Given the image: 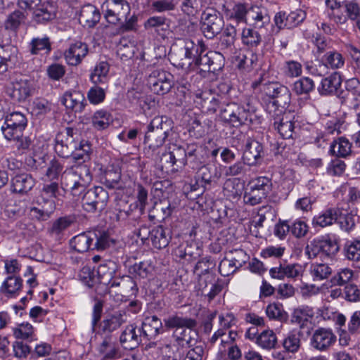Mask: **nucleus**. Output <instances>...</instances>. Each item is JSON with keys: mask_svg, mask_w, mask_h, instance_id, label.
<instances>
[{"mask_svg": "<svg viewBox=\"0 0 360 360\" xmlns=\"http://www.w3.org/2000/svg\"><path fill=\"white\" fill-rule=\"evenodd\" d=\"M219 117L225 124L236 128L248 124L261 123V116L256 108L249 104L245 106L235 102L221 105Z\"/></svg>", "mask_w": 360, "mask_h": 360, "instance_id": "f257e3e1", "label": "nucleus"}, {"mask_svg": "<svg viewBox=\"0 0 360 360\" xmlns=\"http://www.w3.org/2000/svg\"><path fill=\"white\" fill-rule=\"evenodd\" d=\"M262 90L271 100L266 103V111L271 116L282 115L288 108L291 93L288 88L277 82L264 84Z\"/></svg>", "mask_w": 360, "mask_h": 360, "instance_id": "f03ea898", "label": "nucleus"}, {"mask_svg": "<svg viewBox=\"0 0 360 360\" xmlns=\"http://www.w3.org/2000/svg\"><path fill=\"white\" fill-rule=\"evenodd\" d=\"M63 184L73 196L82 193L92 181L90 169L85 165H79L66 169L63 173Z\"/></svg>", "mask_w": 360, "mask_h": 360, "instance_id": "7ed1b4c3", "label": "nucleus"}, {"mask_svg": "<svg viewBox=\"0 0 360 360\" xmlns=\"http://www.w3.org/2000/svg\"><path fill=\"white\" fill-rule=\"evenodd\" d=\"M59 193V185L56 181L45 183L41 190V194L37 199L39 205L44 204L41 208L32 207L31 212L36 214L35 217L39 219H45L49 217L55 209L53 198H57Z\"/></svg>", "mask_w": 360, "mask_h": 360, "instance_id": "20e7f679", "label": "nucleus"}, {"mask_svg": "<svg viewBox=\"0 0 360 360\" xmlns=\"http://www.w3.org/2000/svg\"><path fill=\"white\" fill-rule=\"evenodd\" d=\"M248 187L243 195V201L246 205L255 206L266 198L271 191L272 182L266 176H259L252 179Z\"/></svg>", "mask_w": 360, "mask_h": 360, "instance_id": "39448f33", "label": "nucleus"}, {"mask_svg": "<svg viewBox=\"0 0 360 360\" xmlns=\"http://www.w3.org/2000/svg\"><path fill=\"white\" fill-rule=\"evenodd\" d=\"M79 145V135L77 130L67 127L64 131L56 135L55 151L61 158H70Z\"/></svg>", "mask_w": 360, "mask_h": 360, "instance_id": "423d86ee", "label": "nucleus"}, {"mask_svg": "<svg viewBox=\"0 0 360 360\" xmlns=\"http://www.w3.org/2000/svg\"><path fill=\"white\" fill-rule=\"evenodd\" d=\"M102 9L105 20L113 25L126 21L130 13V6L127 0H106Z\"/></svg>", "mask_w": 360, "mask_h": 360, "instance_id": "0eeeda50", "label": "nucleus"}, {"mask_svg": "<svg viewBox=\"0 0 360 360\" xmlns=\"http://www.w3.org/2000/svg\"><path fill=\"white\" fill-rule=\"evenodd\" d=\"M27 124V120L24 114L13 112L6 115L1 131L6 140L17 139L23 134Z\"/></svg>", "mask_w": 360, "mask_h": 360, "instance_id": "6e6552de", "label": "nucleus"}, {"mask_svg": "<svg viewBox=\"0 0 360 360\" xmlns=\"http://www.w3.org/2000/svg\"><path fill=\"white\" fill-rule=\"evenodd\" d=\"M147 85L153 93L165 95L173 86V76L162 69L152 70L147 76Z\"/></svg>", "mask_w": 360, "mask_h": 360, "instance_id": "1a4fd4ad", "label": "nucleus"}, {"mask_svg": "<svg viewBox=\"0 0 360 360\" xmlns=\"http://www.w3.org/2000/svg\"><path fill=\"white\" fill-rule=\"evenodd\" d=\"M224 27V21L220 13L214 9H207L201 15L200 28L204 36L213 39Z\"/></svg>", "mask_w": 360, "mask_h": 360, "instance_id": "9d476101", "label": "nucleus"}, {"mask_svg": "<svg viewBox=\"0 0 360 360\" xmlns=\"http://www.w3.org/2000/svg\"><path fill=\"white\" fill-rule=\"evenodd\" d=\"M108 198V193L103 187L94 186L84 194L82 207L88 212L101 211L106 206Z\"/></svg>", "mask_w": 360, "mask_h": 360, "instance_id": "9b49d317", "label": "nucleus"}, {"mask_svg": "<svg viewBox=\"0 0 360 360\" xmlns=\"http://www.w3.org/2000/svg\"><path fill=\"white\" fill-rule=\"evenodd\" d=\"M338 6L331 10L330 18L337 24H345L348 19L356 20L360 16V5L355 0L346 1L342 5L338 1Z\"/></svg>", "mask_w": 360, "mask_h": 360, "instance_id": "f8f14e48", "label": "nucleus"}, {"mask_svg": "<svg viewBox=\"0 0 360 360\" xmlns=\"http://www.w3.org/2000/svg\"><path fill=\"white\" fill-rule=\"evenodd\" d=\"M339 250V246L335 240L330 238H322L314 239L305 249L306 254L309 258H314L319 255L332 257Z\"/></svg>", "mask_w": 360, "mask_h": 360, "instance_id": "ddd939ff", "label": "nucleus"}, {"mask_svg": "<svg viewBox=\"0 0 360 360\" xmlns=\"http://www.w3.org/2000/svg\"><path fill=\"white\" fill-rule=\"evenodd\" d=\"M336 340L337 337L331 328L320 327L313 332L309 345L316 351L326 352L335 345Z\"/></svg>", "mask_w": 360, "mask_h": 360, "instance_id": "4468645a", "label": "nucleus"}, {"mask_svg": "<svg viewBox=\"0 0 360 360\" xmlns=\"http://www.w3.org/2000/svg\"><path fill=\"white\" fill-rule=\"evenodd\" d=\"M342 103L348 105L356 111L360 110V81L356 78L347 79L345 89L338 94Z\"/></svg>", "mask_w": 360, "mask_h": 360, "instance_id": "2eb2a0df", "label": "nucleus"}, {"mask_svg": "<svg viewBox=\"0 0 360 360\" xmlns=\"http://www.w3.org/2000/svg\"><path fill=\"white\" fill-rule=\"evenodd\" d=\"M225 58L224 54L217 51H209L203 54L201 51L195 60V65L200 71L215 73L224 66Z\"/></svg>", "mask_w": 360, "mask_h": 360, "instance_id": "dca6fc26", "label": "nucleus"}, {"mask_svg": "<svg viewBox=\"0 0 360 360\" xmlns=\"http://www.w3.org/2000/svg\"><path fill=\"white\" fill-rule=\"evenodd\" d=\"M116 220L127 226H135L144 214L139 210L137 205H128L125 201H121L115 207Z\"/></svg>", "mask_w": 360, "mask_h": 360, "instance_id": "f3484780", "label": "nucleus"}, {"mask_svg": "<svg viewBox=\"0 0 360 360\" xmlns=\"http://www.w3.org/2000/svg\"><path fill=\"white\" fill-rule=\"evenodd\" d=\"M115 274V265L112 262L98 266L96 274V292L98 295H104L109 292V283L114 278Z\"/></svg>", "mask_w": 360, "mask_h": 360, "instance_id": "a211bd4d", "label": "nucleus"}, {"mask_svg": "<svg viewBox=\"0 0 360 360\" xmlns=\"http://www.w3.org/2000/svg\"><path fill=\"white\" fill-rule=\"evenodd\" d=\"M195 103L204 112L214 113L220 104V96L212 90H205L195 94Z\"/></svg>", "mask_w": 360, "mask_h": 360, "instance_id": "6ab92c4d", "label": "nucleus"}, {"mask_svg": "<svg viewBox=\"0 0 360 360\" xmlns=\"http://www.w3.org/2000/svg\"><path fill=\"white\" fill-rule=\"evenodd\" d=\"M143 337L141 328L135 324H129L121 333L120 342L122 346L127 349H134L141 343Z\"/></svg>", "mask_w": 360, "mask_h": 360, "instance_id": "aec40b11", "label": "nucleus"}, {"mask_svg": "<svg viewBox=\"0 0 360 360\" xmlns=\"http://www.w3.org/2000/svg\"><path fill=\"white\" fill-rule=\"evenodd\" d=\"M263 146L259 141L248 138L245 145L242 159L248 166H255L262 160Z\"/></svg>", "mask_w": 360, "mask_h": 360, "instance_id": "412c9836", "label": "nucleus"}, {"mask_svg": "<svg viewBox=\"0 0 360 360\" xmlns=\"http://www.w3.org/2000/svg\"><path fill=\"white\" fill-rule=\"evenodd\" d=\"M88 52V45L84 42L77 41L70 45L69 48L65 51L64 56L68 64L76 66L82 63Z\"/></svg>", "mask_w": 360, "mask_h": 360, "instance_id": "4be33fe9", "label": "nucleus"}, {"mask_svg": "<svg viewBox=\"0 0 360 360\" xmlns=\"http://www.w3.org/2000/svg\"><path fill=\"white\" fill-rule=\"evenodd\" d=\"M140 328L143 339L147 340H153L164 332L162 322L156 316H146Z\"/></svg>", "mask_w": 360, "mask_h": 360, "instance_id": "5701e85b", "label": "nucleus"}, {"mask_svg": "<svg viewBox=\"0 0 360 360\" xmlns=\"http://www.w3.org/2000/svg\"><path fill=\"white\" fill-rule=\"evenodd\" d=\"M303 268L299 264H283L278 267H273L269 270V274L273 278L283 280L288 278H296L302 276Z\"/></svg>", "mask_w": 360, "mask_h": 360, "instance_id": "b1692460", "label": "nucleus"}, {"mask_svg": "<svg viewBox=\"0 0 360 360\" xmlns=\"http://www.w3.org/2000/svg\"><path fill=\"white\" fill-rule=\"evenodd\" d=\"M237 31L234 25H227L219 37L217 47L226 55H231L236 49Z\"/></svg>", "mask_w": 360, "mask_h": 360, "instance_id": "393cba45", "label": "nucleus"}, {"mask_svg": "<svg viewBox=\"0 0 360 360\" xmlns=\"http://www.w3.org/2000/svg\"><path fill=\"white\" fill-rule=\"evenodd\" d=\"M34 90L32 81L27 79H20L12 84L10 96L15 101L22 102L28 98Z\"/></svg>", "mask_w": 360, "mask_h": 360, "instance_id": "a878e982", "label": "nucleus"}, {"mask_svg": "<svg viewBox=\"0 0 360 360\" xmlns=\"http://www.w3.org/2000/svg\"><path fill=\"white\" fill-rule=\"evenodd\" d=\"M95 239H96V235L94 232H84L74 236L70 240V246L75 252L84 253L92 250Z\"/></svg>", "mask_w": 360, "mask_h": 360, "instance_id": "bb28decb", "label": "nucleus"}, {"mask_svg": "<svg viewBox=\"0 0 360 360\" xmlns=\"http://www.w3.org/2000/svg\"><path fill=\"white\" fill-rule=\"evenodd\" d=\"M340 214L338 207H329L316 214L311 221L314 227L325 228L335 224Z\"/></svg>", "mask_w": 360, "mask_h": 360, "instance_id": "cd10ccee", "label": "nucleus"}, {"mask_svg": "<svg viewBox=\"0 0 360 360\" xmlns=\"http://www.w3.org/2000/svg\"><path fill=\"white\" fill-rule=\"evenodd\" d=\"M35 184L36 181L31 174H18L11 179V190L14 193L26 194L33 188Z\"/></svg>", "mask_w": 360, "mask_h": 360, "instance_id": "c85d7f7f", "label": "nucleus"}, {"mask_svg": "<svg viewBox=\"0 0 360 360\" xmlns=\"http://www.w3.org/2000/svg\"><path fill=\"white\" fill-rule=\"evenodd\" d=\"M100 19V11L94 5L86 4L82 7L79 21L83 27L92 28L99 22Z\"/></svg>", "mask_w": 360, "mask_h": 360, "instance_id": "c756f323", "label": "nucleus"}, {"mask_svg": "<svg viewBox=\"0 0 360 360\" xmlns=\"http://www.w3.org/2000/svg\"><path fill=\"white\" fill-rule=\"evenodd\" d=\"M62 103L75 112H81L85 106V97L81 91H68L63 94Z\"/></svg>", "mask_w": 360, "mask_h": 360, "instance_id": "7c9ffc66", "label": "nucleus"}, {"mask_svg": "<svg viewBox=\"0 0 360 360\" xmlns=\"http://www.w3.org/2000/svg\"><path fill=\"white\" fill-rule=\"evenodd\" d=\"M109 70L110 65L107 62H99L90 75L91 82L96 85L108 86L110 80Z\"/></svg>", "mask_w": 360, "mask_h": 360, "instance_id": "2f4dec72", "label": "nucleus"}, {"mask_svg": "<svg viewBox=\"0 0 360 360\" xmlns=\"http://www.w3.org/2000/svg\"><path fill=\"white\" fill-rule=\"evenodd\" d=\"M171 239L170 231L162 226H158L152 229L150 239L152 245L157 249L166 248Z\"/></svg>", "mask_w": 360, "mask_h": 360, "instance_id": "473e14b6", "label": "nucleus"}, {"mask_svg": "<svg viewBox=\"0 0 360 360\" xmlns=\"http://www.w3.org/2000/svg\"><path fill=\"white\" fill-rule=\"evenodd\" d=\"M341 77L338 72H334L327 77L322 79L318 91L321 95H330L334 93L338 94L339 87L341 85Z\"/></svg>", "mask_w": 360, "mask_h": 360, "instance_id": "72a5a7b5", "label": "nucleus"}, {"mask_svg": "<svg viewBox=\"0 0 360 360\" xmlns=\"http://www.w3.org/2000/svg\"><path fill=\"white\" fill-rule=\"evenodd\" d=\"M33 9V18L38 23L49 22L56 17V8L49 3H40Z\"/></svg>", "mask_w": 360, "mask_h": 360, "instance_id": "f704fd0d", "label": "nucleus"}, {"mask_svg": "<svg viewBox=\"0 0 360 360\" xmlns=\"http://www.w3.org/2000/svg\"><path fill=\"white\" fill-rule=\"evenodd\" d=\"M32 55H49L52 50L50 38L47 36L43 37H34L28 45Z\"/></svg>", "mask_w": 360, "mask_h": 360, "instance_id": "c9c22d12", "label": "nucleus"}, {"mask_svg": "<svg viewBox=\"0 0 360 360\" xmlns=\"http://www.w3.org/2000/svg\"><path fill=\"white\" fill-rule=\"evenodd\" d=\"M249 5L248 4L238 3L231 8L225 10V15L229 20L236 21V23H247Z\"/></svg>", "mask_w": 360, "mask_h": 360, "instance_id": "e433bc0d", "label": "nucleus"}, {"mask_svg": "<svg viewBox=\"0 0 360 360\" xmlns=\"http://www.w3.org/2000/svg\"><path fill=\"white\" fill-rule=\"evenodd\" d=\"M281 115L271 116L274 117V127L277 130L281 136L284 139L292 138L294 132V123L287 117H280Z\"/></svg>", "mask_w": 360, "mask_h": 360, "instance_id": "4c0bfd02", "label": "nucleus"}, {"mask_svg": "<svg viewBox=\"0 0 360 360\" xmlns=\"http://www.w3.org/2000/svg\"><path fill=\"white\" fill-rule=\"evenodd\" d=\"M323 63H319L320 68H330L333 70L342 68L345 65V58L337 51H330L325 53L322 58Z\"/></svg>", "mask_w": 360, "mask_h": 360, "instance_id": "58836bf2", "label": "nucleus"}, {"mask_svg": "<svg viewBox=\"0 0 360 360\" xmlns=\"http://www.w3.org/2000/svg\"><path fill=\"white\" fill-rule=\"evenodd\" d=\"M312 308L307 306H302L295 309L291 314L290 321L299 325L301 328H304L310 319L313 317Z\"/></svg>", "mask_w": 360, "mask_h": 360, "instance_id": "ea45409f", "label": "nucleus"}, {"mask_svg": "<svg viewBox=\"0 0 360 360\" xmlns=\"http://www.w3.org/2000/svg\"><path fill=\"white\" fill-rule=\"evenodd\" d=\"M146 30L154 29L160 35H165L169 30V20L163 15L150 17L145 22Z\"/></svg>", "mask_w": 360, "mask_h": 360, "instance_id": "a19ab883", "label": "nucleus"}, {"mask_svg": "<svg viewBox=\"0 0 360 360\" xmlns=\"http://www.w3.org/2000/svg\"><path fill=\"white\" fill-rule=\"evenodd\" d=\"M164 324L165 327L169 330L175 328H195L197 326V321L191 318L171 315L164 319Z\"/></svg>", "mask_w": 360, "mask_h": 360, "instance_id": "79ce46f5", "label": "nucleus"}, {"mask_svg": "<svg viewBox=\"0 0 360 360\" xmlns=\"http://www.w3.org/2000/svg\"><path fill=\"white\" fill-rule=\"evenodd\" d=\"M169 134V133H165L159 129L148 128L145 134L144 143L148 144L150 148H158L163 145Z\"/></svg>", "mask_w": 360, "mask_h": 360, "instance_id": "37998d69", "label": "nucleus"}, {"mask_svg": "<svg viewBox=\"0 0 360 360\" xmlns=\"http://www.w3.org/2000/svg\"><path fill=\"white\" fill-rule=\"evenodd\" d=\"M77 217L75 214L66 215L56 219L51 227L50 232L56 236L62 234L65 230L75 224Z\"/></svg>", "mask_w": 360, "mask_h": 360, "instance_id": "c03bdc74", "label": "nucleus"}, {"mask_svg": "<svg viewBox=\"0 0 360 360\" xmlns=\"http://www.w3.org/2000/svg\"><path fill=\"white\" fill-rule=\"evenodd\" d=\"M245 261L224 257L219 263V271L222 276H229L243 266Z\"/></svg>", "mask_w": 360, "mask_h": 360, "instance_id": "a18cd8bd", "label": "nucleus"}, {"mask_svg": "<svg viewBox=\"0 0 360 360\" xmlns=\"http://www.w3.org/2000/svg\"><path fill=\"white\" fill-rule=\"evenodd\" d=\"M163 360H181L184 353L179 344H164L159 347Z\"/></svg>", "mask_w": 360, "mask_h": 360, "instance_id": "49530a36", "label": "nucleus"}, {"mask_svg": "<svg viewBox=\"0 0 360 360\" xmlns=\"http://www.w3.org/2000/svg\"><path fill=\"white\" fill-rule=\"evenodd\" d=\"M112 122V115L103 109L96 111L91 117L92 126L97 130L107 129Z\"/></svg>", "mask_w": 360, "mask_h": 360, "instance_id": "de8ad7c7", "label": "nucleus"}, {"mask_svg": "<svg viewBox=\"0 0 360 360\" xmlns=\"http://www.w3.org/2000/svg\"><path fill=\"white\" fill-rule=\"evenodd\" d=\"M124 323H125V320L123 315L120 312H115L101 322V330L103 333H111L119 328Z\"/></svg>", "mask_w": 360, "mask_h": 360, "instance_id": "09e8293b", "label": "nucleus"}, {"mask_svg": "<svg viewBox=\"0 0 360 360\" xmlns=\"http://www.w3.org/2000/svg\"><path fill=\"white\" fill-rule=\"evenodd\" d=\"M351 148L350 142L347 139L340 137L331 143L330 151L336 157L345 158L351 153Z\"/></svg>", "mask_w": 360, "mask_h": 360, "instance_id": "8fccbe9b", "label": "nucleus"}, {"mask_svg": "<svg viewBox=\"0 0 360 360\" xmlns=\"http://www.w3.org/2000/svg\"><path fill=\"white\" fill-rule=\"evenodd\" d=\"M300 331L292 330L290 332L283 341V346L285 350L290 353H296L301 347Z\"/></svg>", "mask_w": 360, "mask_h": 360, "instance_id": "3c124183", "label": "nucleus"}, {"mask_svg": "<svg viewBox=\"0 0 360 360\" xmlns=\"http://www.w3.org/2000/svg\"><path fill=\"white\" fill-rule=\"evenodd\" d=\"M248 16L253 20L255 25L259 27H263L270 21V17L266 10L258 6H249Z\"/></svg>", "mask_w": 360, "mask_h": 360, "instance_id": "603ef678", "label": "nucleus"}, {"mask_svg": "<svg viewBox=\"0 0 360 360\" xmlns=\"http://www.w3.org/2000/svg\"><path fill=\"white\" fill-rule=\"evenodd\" d=\"M195 328H185L183 329L179 335H176L174 343L179 344L182 349H184L185 345L188 347L193 345L198 337V333Z\"/></svg>", "mask_w": 360, "mask_h": 360, "instance_id": "864d4df0", "label": "nucleus"}, {"mask_svg": "<svg viewBox=\"0 0 360 360\" xmlns=\"http://www.w3.org/2000/svg\"><path fill=\"white\" fill-rule=\"evenodd\" d=\"M26 16L20 11H14L9 14L4 22L6 30L16 32L25 22Z\"/></svg>", "mask_w": 360, "mask_h": 360, "instance_id": "5fc2aeb1", "label": "nucleus"}, {"mask_svg": "<svg viewBox=\"0 0 360 360\" xmlns=\"http://www.w3.org/2000/svg\"><path fill=\"white\" fill-rule=\"evenodd\" d=\"M257 344L266 349L275 348L277 337L272 330H264L257 338Z\"/></svg>", "mask_w": 360, "mask_h": 360, "instance_id": "6e6d98bb", "label": "nucleus"}, {"mask_svg": "<svg viewBox=\"0 0 360 360\" xmlns=\"http://www.w3.org/2000/svg\"><path fill=\"white\" fill-rule=\"evenodd\" d=\"M121 286L124 292H129L131 294L137 291V286L135 281L130 276H124L122 278H113L109 283V289L112 287Z\"/></svg>", "mask_w": 360, "mask_h": 360, "instance_id": "4d7b16f0", "label": "nucleus"}, {"mask_svg": "<svg viewBox=\"0 0 360 360\" xmlns=\"http://www.w3.org/2000/svg\"><path fill=\"white\" fill-rule=\"evenodd\" d=\"M354 277V271L349 268L340 269L330 278L331 286H343L349 284Z\"/></svg>", "mask_w": 360, "mask_h": 360, "instance_id": "13d9d810", "label": "nucleus"}, {"mask_svg": "<svg viewBox=\"0 0 360 360\" xmlns=\"http://www.w3.org/2000/svg\"><path fill=\"white\" fill-rule=\"evenodd\" d=\"M266 316L273 320L285 322L288 320V316L280 303H271L266 308Z\"/></svg>", "mask_w": 360, "mask_h": 360, "instance_id": "bf43d9fd", "label": "nucleus"}, {"mask_svg": "<svg viewBox=\"0 0 360 360\" xmlns=\"http://www.w3.org/2000/svg\"><path fill=\"white\" fill-rule=\"evenodd\" d=\"M179 50L180 51H183L184 56H186L194 63L200 53L203 51L202 46L199 44H195L192 40L188 39L184 40L183 45L179 49Z\"/></svg>", "mask_w": 360, "mask_h": 360, "instance_id": "052dcab7", "label": "nucleus"}, {"mask_svg": "<svg viewBox=\"0 0 360 360\" xmlns=\"http://www.w3.org/2000/svg\"><path fill=\"white\" fill-rule=\"evenodd\" d=\"M310 271L315 281L328 278L332 274L331 267L326 263H314L311 265Z\"/></svg>", "mask_w": 360, "mask_h": 360, "instance_id": "680f3d73", "label": "nucleus"}, {"mask_svg": "<svg viewBox=\"0 0 360 360\" xmlns=\"http://www.w3.org/2000/svg\"><path fill=\"white\" fill-rule=\"evenodd\" d=\"M169 149L172 154L173 164L176 165L175 172H179L187 165L184 147L174 145Z\"/></svg>", "mask_w": 360, "mask_h": 360, "instance_id": "e2e57ef3", "label": "nucleus"}, {"mask_svg": "<svg viewBox=\"0 0 360 360\" xmlns=\"http://www.w3.org/2000/svg\"><path fill=\"white\" fill-rule=\"evenodd\" d=\"M315 88V84L312 79L303 77L297 80L293 84V91L297 95L309 94Z\"/></svg>", "mask_w": 360, "mask_h": 360, "instance_id": "0e129e2a", "label": "nucleus"}, {"mask_svg": "<svg viewBox=\"0 0 360 360\" xmlns=\"http://www.w3.org/2000/svg\"><path fill=\"white\" fill-rule=\"evenodd\" d=\"M198 249L196 245L187 244L186 246L179 245L174 251L175 255L180 259H184L188 262H191L199 255Z\"/></svg>", "mask_w": 360, "mask_h": 360, "instance_id": "69168bd1", "label": "nucleus"}, {"mask_svg": "<svg viewBox=\"0 0 360 360\" xmlns=\"http://www.w3.org/2000/svg\"><path fill=\"white\" fill-rule=\"evenodd\" d=\"M136 47L133 43L126 39L120 40L117 46V54L123 60L131 58L135 53Z\"/></svg>", "mask_w": 360, "mask_h": 360, "instance_id": "338daca9", "label": "nucleus"}, {"mask_svg": "<svg viewBox=\"0 0 360 360\" xmlns=\"http://www.w3.org/2000/svg\"><path fill=\"white\" fill-rule=\"evenodd\" d=\"M345 257L351 261H360V240L348 241L344 248Z\"/></svg>", "mask_w": 360, "mask_h": 360, "instance_id": "774afa93", "label": "nucleus"}]
</instances>
